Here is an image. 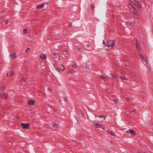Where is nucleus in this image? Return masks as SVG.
<instances>
[{
  "label": "nucleus",
  "mask_w": 153,
  "mask_h": 153,
  "mask_svg": "<svg viewBox=\"0 0 153 153\" xmlns=\"http://www.w3.org/2000/svg\"><path fill=\"white\" fill-rule=\"evenodd\" d=\"M63 53L64 55H67L69 54V52L67 51H63Z\"/></svg>",
  "instance_id": "nucleus-19"
},
{
  "label": "nucleus",
  "mask_w": 153,
  "mask_h": 153,
  "mask_svg": "<svg viewBox=\"0 0 153 153\" xmlns=\"http://www.w3.org/2000/svg\"><path fill=\"white\" fill-rule=\"evenodd\" d=\"M132 112H134V113H135V111L134 110H133L132 111Z\"/></svg>",
  "instance_id": "nucleus-41"
},
{
  "label": "nucleus",
  "mask_w": 153,
  "mask_h": 153,
  "mask_svg": "<svg viewBox=\"0 0 153 153\" xmlns=\"http://www.w3.org/2000/svg\"><path fill=\"white\" fill-rule=\"evenodd\" d=\"M74 70L73 69H71L70 70H69L68 71V74H71V73H73L74 72Z\"/></svg>",
  "instance_id": "nucleus-21"
},
{
  "label": "nucleus",
  "mask_w": 153,
  "mask_h": 153,
  "mask_svg": "<svg viewBox=\"0 0 153 153\" xmlns=\"http://www.w3.org/2000/svg\"><path fill=\"white\" fill-rule=\"evenodd\" d=\"M120 77L122 80H128V79L125 76H120Z\"/></svg>",
  "instance_id": "nucleus-15"
},
{
  "label": "nucleus",
  "mask_w": 153,
  "mask_h": 153,
  "mask_svg": "<svg viewBox=\"0 0 153 153\" xmlns=\"http://www.w3.org/2000/svg\"><path fill=\"white\" fill-rule=\"evenodd\" d=\"M21 126L23 128L29 129L30 128V125L28 123H22Z\"/></svg>",
  "instance_id": "nucleus-5"
},
{
  "label": "nucleus",
  "mask_w": 153,
  "mask_h": 153,
  "mask_svg": "<svg viewBox=\"0 0 153 153\" xmlns=\"http://www.w3.org/2000/svg\"><path fill=\"white\" fill-rule=\"evenodd\" d=\"M110 75L111 76V78L114 77V75L112 74H111Z\"/></svg>",
  "instance_id": "nucleus-38"
},
{
  "label": "nucleus",
  "mask_w": 153,
  "mask_h": 153,
  "mask_svg": "<svg viewBox=\"0 0 153 153\" xmlns=\"http://www.w3.org/2000/svg\"><path fill=\"white\" fill-rule=\"evenodd\" d=\"M55 68L56 70L59 71L61 70L64 71L65 69V68L62 65H59V67L56 66Z\"/></svg>",
  "instance_id": "nucleus-6"
},
{
  "label": "nucleus",
  "mask_w": 153,
  "mask_h": 153,
  "mask_svg": "<svg viewBox=\"0 0 153 153\" xmlns=\"http://www.w3.org/2000/svg\"><path fill=\"white\" fill-rule=\"evenodd\" d=\"M137 6L140 9L142 7V4L140 2H137Z\"/></svg>",
  "instance_id": "nucleus-17"
},
{
  "label": "nucleus",
  "mask_w": 153,
  "mask_h": 153,
  "mask_svg": "<svg viewBox=\"0 0 153 153\" xmlns=\"http://www.w3.org/2000/svg\"><path fill=\"white\" fill-rule=\"evenodd\" d=\"M126 100H127V101H129V99L128 98H126Z\"/></svg>",
  "instance_id": "nucleus-42"
},
{
  "label": "nucleus",
  "mask_w": 153,
  "mask_h": 153,
  "mask_svg": "<svg viewBox=\"0 0 153 153\" xmlns=\"http://www.w3.org/2000/svg\"><path fill=\"white\" fill-rule=\"evenodd\" d=\"M135 24V23L134 22H130V25H132V26H134V25Z\"/></svg>",
  "instance_id": "nucleus-24"
},
{
  "label": "nucleus",
  "mask_w": 153,
  "mask_h": 153,
  "mask_svg": "<svg viewBox=\"0 0 153 153\" xmlns=\"http://www.w3.org/2000/svg\"><path fill=\"white\" fill-rule=\"evenodd\" d=\"M40 57L42 59H46V55L45 54L42 53L40 55Z\"/></svg>",
  "instance_id": "nucleus-12"
},
{
  "label": "nucleus",
  "mask_w": 153,
  "mask_h": 153,
  "mask_svg": "<svg viewBox=\"0 0 153 153\" xmlns=\"http://www.w3.org/2000/svg\"><path fill=\"white\" fill-rule=\"evenodd\" d=\"M72 67L73 68H76V64L72 65Z\"/></svg>",
  "instance_id": "nucleus-29"
},
{
  "label": "nucleus",
  "mask_w": 153,
  "mask_h": 153,
  "mask_svg": "<svg viewBox=\"0 0 153 153\" xmlns=\"http://www.w3.org/2000/svg\"><path fill=\"white\" fill-rule=\"evenodd\" d=\"M112 101L115 102H118L117 100V99H112Z\"/></svg>",
  "instance_id": "nucleus-28"
},
{
  "label": "nucleus",
  "mask_w": 153,
  "mask_h": 153,
  "mask_svg": "<svg viewBox=\"0 0 153 153\" xmlns=\"http://www.w3.org/2000/svg\"><path fill=\"white\" fill-rule=\"evenodd\" d=\"M14 74L13 71H10L7 73L6 75L7 76H10L14 75Z\"/></svg>",
  "instance_id": "nucleus-9"
},
{
  "label": "nucleus",
  "mask_w": 153,
  "mask_h": 153,
  "mask_svg": "<svg viewBox=\"0 0 153 153\" xmlns=\"http://www.w3.org/2000/svg\"><path fill=\"white\" fill-rule=\"evenodd\" d=\"M107 46L113 47L116 45L115 42L113 40H109L107 42Z\"/></svg>",
  "instance_id": "nucleus-3"
},
{
  "label": "nucleus",
  "mask_w": 153,
  "mask_h": 153,
  "mask_svg": "<svg viewBox=\"0 0 153 153\" xmlns=\"http://www.w3.org/2000/svg\"><path fill=\"white\" fill-rule=\"evenodd\" d=\"M8 97L7 94L3 92L1 93L0 94V98L3 99H7Z\"/></svg>",
  "instance_id": "nucleus-4"
},
{
  "label": "nucleus",
  "mask_w": 153,
  "mask_h": 153,
  "mask_svg": "<svg viewBox=\"0 0 153 153\" xmlns=\"http://www.w3.org/2000/svg\"><path fill=\"white\" fill-rule=\"evenodd\" d=\"M136 47L137 48V50L138 51H141V46L140 44L138 42L137 40L136 39Z\"/></svg>",
  "instance_id": "nucleus-7"
},
{
  "label": "nucleus",
  "mask_w": 153,
  "mask_h": 153,
  "mask_svg": "<svg viewBox=\"0 0 153 153\" xmlns=\"http://www.w3.org/2000/svg\"><path fill=\"white\" fill-rule=\"evenodd\" d=\"M100 78L102 79H105L106 78L105 76H100Z\"/></svg>",
  "instance_id": "nucleus-27"
},
{
  "label": "nucleus",
  "mask_w": 153,
  "mask_h": 153,
  "mask_svg": "<svg viewBox=\"0 0 153 153\" xmlns=\"http://www.w3.org/2000/svg\"><path fill=\"white\" fill-rule=\"evenodd\" d=\"M58 126V125H57L56 124H55V123H54V125L53 126V127H56V128H57Z\"/></svg>",
  "instance_id": "nucleus-31"
},
{
  "label": "nucleus",
  "mask_w": 153,
  "mask_h": 153,
  "mask_svg": "<svg viewBox=\"0 0 153 153\" xmlns=\"http://www.w3.org/2000/svg\"><path fill=\"white\" fill-rule=\"evenodd\" d=\"M128 7L129 9L130 12L132 14H135L136 13L137 11L134 6L130 4H128Z\"/></svg>",
  "instance_id": "nucleus-2"
},
{
  "label": "nucleus",
  "mask_w": 153,
  "mask_h": 153,
  "mask_svg": "<svg viewBox=\"0 0 153 153\" xmlns=\"http://www.w3.org/2000/svg\"><path fill=\"white\" fill-rule=\"evenodd\" d=\"M5 22H6V24H7L8 23V21L6 20V21Z\"/></svg>",
  "instance_id": "nucleus-44"
},
{
  "label": "nucleus",
  "mask_w": 153,
  "mask_h": 153,
  "mask_svg": "<svg viewBox=\"0 0 153 153\" xmlns=\"http://www.w3.org/2000/svg\"><path fill=\"white\" fill-rule=\"evenodd\" d=\"M126 132L128 133H130V134L132 135H135V132L132 130L129 129L128 130H127L126 131Z\"/></svg>",
  "instance_id": "nucleus-10"
},
{
  "label": "nucleus",
  "mask_w": 153,
  "mask_h": 153,
  "mask_svg": "<svg viewBox=\"0 0 153 153\" xmlns=\"http://www.w3.org/2000/svg\"><path fill=\"white\" fill-rule=\"evenodd\" d=\"M103 44H105V42L104 41H103Z\"/></svg>",
  "instance_id": "nucleus-43"
},
{
  "label": "nucleus",
  "mask_w": 153,
  "mask_h": 153,
  "mask_svg": "<svg viewBox=\"0 0 153 153\" xmlns=\"http://www.w3.org/2000/svg\"><path fill=\"white\" fill-rule=\"evenodd\" d=\"M53 58H54V59H56L57 58V55H56V54H53Z\"/></svg>",
  "instance_id": "nucleus-30"
},
{
  "label": "nucleus",
  "mask_w": 153,
  "mask_h": 153,
  "mask_svg": "<svg viewBox=\"0 0 153 153\" xmlns=\"http://www.w3.org/2000/svg\"><path fill=\"white\" fill-rule=\"evenodd\" d=\"M27 33V30L26 29H24L23 30V34H25Z\"/></svg>",
  "instance_id": "nucleus-26"
},
{
  "label": "nucleus",
  "mask_w": 153,
  "mask_h": 153,
  "mask_svg": "<svg viewBox=\"0 0 153 153\" xmlns=\"http://www.w3.org/2000/svg\"><path fill=\"white\" fill-rule=\"evenodd\" d=\"M94 5L91 4V10H94Z\"/></svg>",
  "instance_id": "nucleus-25"
},
{
  "label": "nucleus",
  "mask_w": 153,
  "mask_h": 153,
  "mask_svg": "<svg viewBox=\"0 0 153 153\" xmlns=\"http://www.w3.org/2000/svg\"><path fill=\"white\" fill-rule=\"evenodd\" d=\"M35 101L34 100H30L28 101V104L29 105H33L35 104Z\"/></svg>",
  "instance_id": "nucleus-8"
},
{
  "label": "nucleus",
  "mask_w": 153,
  "mask_h": 153,
  "mask_svg": "<svg viewBox=\"0 0 153 153\" xmlns=\"http://www.w3.org/2000/svg\"><path fill=\"white\" fill-rule=\"evenodd\" d=\"M89 46H90V45H87V47H89Z\"/></svg>",
  "instance_id": "nucleus-46"
},
{
  "label": "nucleus",
  "mask_w": 153,
  "mask_h": 153,
  "mask_svg": "<svg viewBox=\"0 0 153 153\" xmlns=\"http://www.w3.org/2000/svg\"><path fill=\"white\" fill-rule=\"evenodd\" d=\"M134 14V17L135 19H137L138 18V15L136 13L135 14Z\"/></svg>",
  "instance_id": "nucleus-22"
},
{
  "label": "nucleus",
  "mask_w": 153,
  "mask_h": 153,
  "mask_svg": "<svg viewBox=\"0 0 153 153\" xmlns=\"http://www.w3.org/2000/svg\"><path fill=\"white\" fill-rule=\"evenodd\" d=\"M26 78L25 77H22L20 80L21 82H25L26 80Z\"/></svg>",
  "instance_id": "nucleus-18"
},
{
  "label": "nucleus",
  "mask_w": 153,
  "mask_h": 153,
  "mask_svg": "<svg viewBox=\"0 0 153 153\" xmlns=\"http://www.w3.org/2000/svg\"><path fill=\"white\" fill-rule=\"evenodd\" d=\"M113 78H116V76H115L114 75Z\"/></svg>",
  "instance_id": "nucleus-45"
},
{
  "label": "nucleus",
  "mask_w": 153,
  "mask_h": 153,
  "mask_svg": "<svg viewBox=\"0 0 153 153\" xmlns=\"http://www.w3.org/2000/svg\"><path fill=\"white\" fill-rule=\"evenodd\" d=\"M45 4H42L41 5H37V7H36V9H41L42 8L44 7Z\"/></svg>",
  "instance_id": "nucleus-13"
},
{
  "label": "nucleus",
  "mask_w": 153,
  "mask_h": 153,
  "mask_svg": "<svg viewBox=\"0 0 153 153\" xmlns=\"http://www.w3.org/2000/svg\"><path fill=\"white\" fill-rule=\"evenodd\" d=\"M93 125L96 128H101L103 130L105 129V128L103 127H101L102 126L100 124L97 123H93Z\"/></svg>",
  "instance_id": "nucleus-11"
},
{
  "label": "nucleus",
  "mask_w": 153,
  "mask_h": 153,
  "mask_svg": "<svg viewBox=\"0 0 153 153\" xmlns=\"http://www.w3.org/2000/svg\"><path fill=\"white\" fill-rule=\"evenodd\" d=\"M129 0L131 2H135V0Z\"/></svg>",
  "instance_id": "nucleus-36"
},
{
  "label": "nucleus",
  "mask_w": 153,
  "mask_h": 153,
  "mask_svg": "<svg viewBox=\"0 0 153 153\" xmlns=\"http://www.w3.org/2000/svg\"><path fill=\"white\" fill-rule=\"evenodd\" d=\"M78 50L79 51H81V48H78Z\"/></svg>",
  "instance_id": "nucleus-40"
},
{
  "label": "nucleus",
  "mask_w": 153,
  "mask_h": 153,
  "mask_svg": "<svg viewBox=\"0 0 153 153\" xmlns=\"http://www.w3.org/2000/svg\"><path fill=\"white\" fill-rule=\"evenodd\" d=\"M107 131L108 132V133H109L112 136H115V134H113L112 132H110L109 131Z\"/></svg>",
  "instance_id": "nucleus-23"
},
{
  "label": "nucleus",
  "mask_w": 153,
  "mask_h": 153,
  "mask_svg": "<svg viewBox=\"0 0 153 153\" xmlns=\"http://www.w3.org/2000/svg\"><path fill=\"white\" fill-rule=\"evenodd\" d=\"M5 89V87L4 85L0 86V91H4Z\"/></svg>",
  "instance_id": "nucleus-16"
},
{
  "label": "nucleus",
  "mask_w": 153,
  "mask_h": 153,
  "mask_svg": "<svg viewBox=\"0 0 153 153\" xmlns=\"http://www.w3.org/2000/svg\"><path fill=\"white\" fill-rule=\"evenodd\" d=\"M48 90H49V91H52V90H51V88H48Z\"/></svg>",
  "instance_id": "nucleus-37"
},
{
  "label": "nucleus",
  "mask_w": 153,
  "mask_h": 153,
  "mask_svg": "<svg viewBox=\"0 0 153 153\" xmlns=\"http://www.w3.org/2000/svg\"><path fill=\"white\" fill-rule=\"evenodd\" d=\"M72 26V23H69L68 25V26L69 27H71Z\"/></svg>",
  "instance_id": "nucleus-34"
},
{
  "label": "nucleus",
  "mask_w": 153,
  "mask_h": 153,
  "mask_svg": "<svg viewBox=\"0 0 153 153\" xmlns=\"http://www.w3.org/2000/svg\"><path fill=\"white\" fill-rule=\"evenodd\" d=\"M64 98V101H67V99L66 98Z\"/></svg>",
  "instance_id": "nucleus-39"
},
{
  "label": "nucleus",
  "mask_w": 153,
  "mask_h": 153,
  "mask_svg": "<svg viewBox=\"0 0 153 153\" xmlns=\"http://www.w3.org/2000/svg\"><path fill=\"white\" fill-rule=\"evenodd\" d=\"M90 65H86L85 66L86 68H89Z\"/></svg>",
  "instance_id": "nucleus-32"
},
{
  "label": "nucleus",
  "mask_w": 153,
  "mask_h": 153,
  "mask_svg": "<svg viewBox=\"0 0 153 153\" xmlns=\"http://www.w3.org/2000/svg\"><path fill=\"white\" fill-rule=\"evenodd\" d=\"M140 58L142 59V61L144 63V65L149 68H151V66L148 62V61L147 59V56L146 55H143L140 53Z\"/></svg>",
  "instance_id": "nucleus-1"
},
{
  "label": "nucleus",
  "mask_w": 153,
  "mask_h": 153,
  "mask_svg": "<svg viewBox=\"0 0 153 153\" xmlns=\"http://www.w3.org/2000/svg\"><path fill=\"white\" fill-rule=\"evenodd\" d=\"M10 57L11 59H14L16 58V53H14L13 54H11L10 55Z\"/></svg>",
  "instance_id": "nucleus-14"
},
{
  "label": "nucleus",
  "mask_w": 153,
  "mask_h": 153,
  "mask_svg": "<svg viewBox=\"0 0 153 153\" xmlns=\"http://www.w3.org/2000/svg\"><path fill=\"white\" fill-rule=\"evenodd\" d=\"M30 48H27L26 50V52H28V51H30Z\"/></svg>",
  "instance_id": "nucleus-33"
},
{
  "label": "nucleus",
  "mask_w": 153,
  "mask_h": 153,
  "mask_svg": "<svg viewBox=\"0 0 153 153\" xmlns=\"http://www.w3.org/2000/svg\"><path fill=\"white\" fill-rule=\"evenodd\" d=\"M137 2L136 1V2H135H135H133V4H135V5H137Z\"/></svg>",
  "instance_id": "nucleus-35"
},
{
  "label": "nucleus",
  "mask_w": 153,
  "mask_h": 153,
  "mask_svg": "<svg viewBox=\"0 0 153 153\" xmlns=\"http://www.w3.org/2000/svg\"><path fill=\"white\" fill-rule=\"evenodd\" d=\"M99 118H103V119L101 120L102 121H103L106 118V117L105 116H102L101 115L99 116L98 117Z\"/></svg>",
  "instance_id": "nucleus-20"
}]
</instances>
